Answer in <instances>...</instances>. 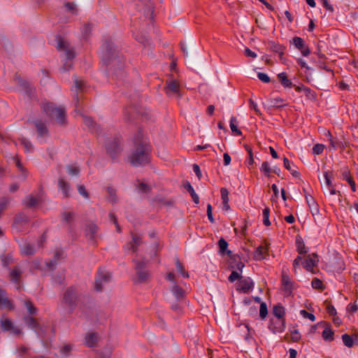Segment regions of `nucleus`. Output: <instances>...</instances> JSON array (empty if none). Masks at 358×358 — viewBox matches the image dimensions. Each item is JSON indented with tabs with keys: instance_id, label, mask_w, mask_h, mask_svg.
<instances>
[{
	"instance_id": "nucleus-40",
	"label": "nucleus",
	"mask_w": 358,
	"mask_h": 358,
	"mask_svg": "<svg viewBox=\"0 0 358 358\" xmlns=\"http://www.w3.org/2000/svg\"><path fill=\"white\" fill-rule=\"evenodd\" d=\"M21 252L25 255H32L35 252V249L31 244L25 243L21 248Z\"/></svg>"
},
{
	"instance_id": "nucleus-44",
	"label": "nucleus",
	"mask_w": 358,
	"mask_h": 358,
	"mask_svg": "<svg viewBox=\"0 0 358 358\" xmlns=\"http://www.w3.org/2000/svg\"><path fill=\"white\" fill-rule=\"evenodd\" d=\"M324 178L325 180V184L328 188L332 187L333 186H334V185L333 184L332 180H331L332 178H333L332 172L325 171L324 173Z\"/></svg>"
},
{
	"instance_id": "nucleus-22",
	"label": "nucleus",
	"mask_w": 358,
	"mask_h": 358,
	"mask_svg": "<svg viewBox=\"0 0 358 358\" xmlns=\"http://www.w3.org/2000/svg\"><path fill=\"white\" fill-rule=\"evenodd\" d=\"M182 186L184 189L190 194L194 203L195 204L199 203V197L190 182L189 181H185L184 182Z\"/></svg>"
},
{
	"instance_id": "nucleus-27",
	"label": "nucleus",
	"mask_w": 358,
	"mask_h": 358,
	"mask_svg": "<svg viewBox=\"0 0 358 358\" xmlns=\"http://www.w3.org/2000/svg\"><path fill=\"white\" fill-rule=\"evenodd\" d=\"M132 241L129 243V249L134 252L137 251V248L141 245L142 241L141 238L137 235L131 233Z\"/></svg>"
},
{
	"instance_id": "nucleus-25",
	"label": "nucleus",
	"mask_w": 358,
	"mask_h": 358,
	"mask_svg": "<svg viewBox=\"0 0 358 358\" xmlns=\"http://www.w3.org/2000/svg\"><path fill=\"white\" fill-rule=\"evenodd\" d=\"M34 125L36 127V130L38 133L39 136H43L48 134V128L45 124L41 120H37L34 122Z\"/></svg>"
},
{
	"instance_id": "nucleus-48",
	"label": "nucleus",
	"mask_w": 358,
	"mask_h": 358,
	"mask_svg": "<svg viewBox=\"0 0 358 358\" xmlns=\"http://www.w3.org/2000/svg\"><path fill=\"white\" fill-rule=\"evenodd\" d=\"M14 161H15L16 166L22 172L23 179L24 180L27 177V170L23 167L22 163L20 162V159L17 157L14 158Z\"/></svg>"
},
{
	"instance_id": "nucleus-13",
	"label": "nucleus",
	"mask_w": 358,
	"mask_h": 358,
	"mask_svg": "<svg viewBox=\"0 0 358 358\" xmlns=\"http://www.w3.org/2000/svg\"><path fill=\"white\" fill-rule=\"evenodd\" d=\"M318 262V255L316 253H312L308 255L301 264L303 268L308 271H312L313 268L317 266Z\"/></svg>"
},
{
	"instance_id": "nucleus-63",
	"label": "nucleus",
	"mask_w": 358,
	"mask_h": 358,
	"mask_svg": "<svg viewBox=\"0 0 358 358\" xmlns=\"http://www.w3.org/2000/svg\"><path fill=\"white\" fill-rule=\"evenodd\" d=\"M78 191L79 194L84 198L89 199V194L83 185H80L78 186Z\"/></svg>"
},
{
	"instance_id": "nucleus-6",
	"label": "nucleus",
	"mask_w": 358,
	"mask_h": 358,
	"mask_svg": "<svg viewBox=\"0 0 358 358\" xmlns=\"http://www.w3.org/2000/svg\"><path fill=\"white\" fill-rule=\"evenodd\" d=\"M168 76L164 87L165 93L169 97L178 96L179 94V83L173 79L172 74H169Z\"/></svg>"
},
{
	"instance_id": "nucleus-4",
	"label": "nucleus",
	"mask_w": 358,
	"mask_h": 358,
	"mask_svg": "<svg viewBox=\"0 0 358 358\" xmlns=\"http://www.w3.org/2000/svg\"><path fill=\"white\" fill-rule=\"evenodd\" d=\"M41 109L50 118H55L60 125L66 124V110L64 108L57 107L53 103H46L41 105Z\"/></svg>"
},
{
	"instance_id": "nucleus-30",
	"label": "nucleus",
	"mask_w": 358,
	"mask_h": 358,
	"mask_svg": "<svg viewBox=\"0 0 358 358\" xmlns=\"http://www.w3.org/2000/svg\"><path fill=\"white\" fill-rule=\"evenodd\" d=\"M231 262L230 263V266L232 268H236L237 270L240 271L241 273L243 268L245 266V264L241 261L239 257L235 256V257H231Z\"/></svg>"
},
{
	"instance_id": "nucleus-46",
	"label": "nucleus",
	"mask_w": 358,
	"mask_h": 358,
	"mask_svg": "<svg viewBox=\"0 0 358 358\" xmlns=\"http://www.w3.org/2000/svg\"><path fill=\"white\" fill-rule=\"evenodd\" d=\"M67 172L71 176H77L80 173V169L78 166L73 165L66 166Z\"/></svg>"
},
{
	"instance_id": "nucleus-21",
	"label": "nucleus",
	"mask_w": 358,
	"mask_h": 358,
	"mask_svg": "<svg viewBox=\"0 0 358 358\" xmlns=\"http://www.w3.org/2000/svg\"><path fill=\"white\" fill-rule=\"evenodd\" d=\"M341 176L343 180H345L348 184L350 185L351 189L352 192L356 191V185L352 179V178L350 176V171L347 167H345L341 170Z\"/></svg>"
},
{
	"instance_id": "nucleus-42",
	"label": "nucleus",
	"mask_w": 358,
	"mask_h": 358,
	"mask_svg": "<svg viewBox=\"0 0 358 358\" xmlns=\"http://www.w3.org/2000/svg\"><path fill=\"white\" fill-rule=\"evenodd\" d=\"M24 305L27 309L29 315H32L36 313L37 308L34 306V303L30 300L24 301Z\"/></svg>"
},
{
	"instance_id": "nucleus-32",
	"label": "nucleus",
	"mask_w": 358,
	"mask_h": 358,
	"mask_svg": "<svg viewBox=\"0 0 358 358\" xmlns=\"http://www.w3.org/2000/svg\"><path fill=\"white\" fill-rule=\"evenodd\" d=\"M278 78L285 87H292L293 86L292 82L288 79L285 73L282 72L278 74Z\"/></svg>"
},
{
	"instance_id": "nucleus-59",
	"label": "nucleus",
	"mask_w": 358,
	"mask_h": 358,
	"mask_svg": "<svg viewBox=\"0 0 358 358\" xmlns=\"http://www.w3.org/2000/svg\"><path fill=\"white\" fill-rule=\"evenodd\" d=\"M64 257V251L61 248L55 249L54 253V259L58 262L59 259H62Z\"/></svg>"
},
{
	"instance_id": "nucleus-58",
	"label": "nucleus",
	"mask_w": 358,
	"mask_h": 358,
	"mask_svg": "<svg viewBox=\"0 0 358 358\" xmlns=\"http://www.w3.org/2000/svg\"><path fill=\"white\" fill-rule=\"evenodd\" d=\"M65 8L68 11L71 12L73 14L77 13L76 6L74 3L67 2L65 3Z\"/></svg>"
},
{
	"instance_id": "nucleus-61",
	"label": "nucleus",
	"mask_w": 358,
	"mask_h": 358,
	"mask_svg": "<svg viewBox=\"0 0 358 358\" xmlns=\"http://www.w3.org/2000/svg\"><path fill=\"white\" fill-rule=\"evenodd\" d=\"M301 315H302L304 318H308L310 321L314 322L315 320V316L310 313L307 312L306 310H301L300 311Z\"/></svg>"
},
{
	"instance_id": "nucleus-53",
	"label": "nucleus",
	"mask_w": 358,
	"mask_h": 358,
	"mask_svg": "<svg viewBox=\"0 0 358 358\" xmlns=\"http://www.w3.org/2000/svg\"><path fill=\"white\" fill-rule=\"evenodd\" d=\"M2 264L4 267L8 266L9 264L13 263V259L10 255H7L1 257Z\"/></svg>"
},
{
	"instance_id": "nucleus-28",
	"label": "nucleus",
	"mask_w": 358,
	"mask_h": 358,
	"mask_svg": "<svg viewBox=\"0 0 358 358\" xmlns=\"http://www.w3.org/2000/svg\"><path fill=\"white\" fill-rule=\"evenodd\" d=\"M98 227L94 223L89 224L85 227V234L90 240H94L97 232Z\"/></svg>"
},
{
	"instance_id": "nucleus-41",
	"label": "nucleus",
	"mask_w": 358,
	"mask_h": 358,
	"mask_svg": "<svg viewBox=\"0 0 358 358\" xmlns=\"http://www.w3.org/2000/svg\"><path fill=\"white\" fill-rule=\"evenodd\" d=\"M260 171L264 173L265 176L270 177L271 173L272 172V168L271 167L269 163L267 161H265L262 163Z\"/></svg>"
},
{
	"instance_id": "nucleus-2",
	"label": "nucleus",
	"mask_w": 358,
	"mask_h": 358,
	"mask_svg": "<svg viewBox=\"0 0 358 358\" xmlns=\"http://www.w3.org/2000/svg\"><path fill=\"white\" fill-rule=\"evenodd\" d=\"M134 148L129 161L134 166H145L150 162V145L141 130L133 138Z\"/></svg>"
},
{
	"instance_id": "nucleus-16",
	"label": "nucleus",
	"mask_w": 358,
	"mask_h": 358,
	"mask_svg": "<svg viewBox=\"0 0 358 358\" xmlns=\"http://www.w3.org/2000/svg\"><path fill=\"white\" fill-rule=\"evenodd\" d=\"M22 271L18 266H15L9 273L10 280L17 285V288H20V278Z\"/></svg>"
},
{
	"instance_id": "nucleus-60",
	"label": "nucleus",
	"mask_w": 358,
	"mask_h": 358,
	"mask_svg": "<svg viewBox=\"0 0 358 358\" xmlns=\"http://www.w3.org/2000/svg\"><path fill=\"white\" fill-rule=\"evenodd\" d=\"M312 287L314 288V289H323L324 287H323V283L322 282V280H320V279L318 278H314L313 280H312Z\"/></svg>"
},
{
	"instance_id": "nucleus-45",
	"label": "nucleus",
	"mask_w": 358,
	"mask_h": 358,
	"mask_svg": "<svg viewBox=\"0 0 358 358\" xmlns=\"http://www.w3.org/2000/svg\"><path fill=\"white\" fill-rule=\"evenodd\" d=\"M269 215H270V209L266 207L263 210V213H262L263 223L266 227H268L271 225V222L269 220Z\"/></svg>"
},
{
	"instance_id": "nucleus-14",
	"label": "nucleus",
	"mask_w": 358,
	"mask_h": 358,
	"mask_svg": "<svg viewBox=\"0 0 358 358\" xmlns=\"http://www.w3.org/2000/svg\"><path fill=\"white\" fill-rule=\"evenodd\" d=\"M317 325H319V327L324 328V330L322 333V336L323 339L325 341L331 342V341H334V332L331 329V325L329 323H328L327 322H320L317 323Z\"/></svg>"
},
{
	"instance_id": "nucleus-8",
	"label": "nucleus",
	"mask_w": 358,
	"mask_h": 358,
	"mask_svg": "<svg viewBox=\"0 0 358 358\" xmlns=\"http://www.w3.org/2000/svg\"><path fill=\"white\" fill-rule=\"evenodd\" d=\"M134 262L135 263V269L137 275L136 282L138 283L146 282L150 276V273L145 269V263L137 260H134Z\"/></svg>"
},
{
	"instance_id": "nucleus-50",
	"label": "nucleus",
	"mask_w": 358,
	"mask_h": 358,
	"mask_svg": "<svg viewBox=\"0 0 358 358\" xmlns=\"http://www.w3.org/2000/svg\"><path fill=\"white\" fill-rule=\"evenodd\" d=\"M74 83H75V87L76 88V90L83 92L85 88V82L82 79H78V78H76Z\"/></svg>"
},
{
	"instance_id": "nucleus-19",
	"label": "nucleus",
	"mask_w": 358,
	"mask_h": 358,
	"mask_svg": "<svg viewBox=\"0 0 358 358\" xmlns=\"http://www.w3.org/2000/svg\"><path fill=\"white\" fill-rule=\"evenodd\" d=\"M269 48L271 51L278 53L279 55L280 59L282 63L285 62V58L283 57L284 51L285 50V47L277 43L274 41L268 42Z\"/></svg>"
},
{
	"instance_id": "nucleus-54",
	"label": "nucleus",
	"mask_w": 358,
	"mask_h": 358,
	"mask_svg": "<svg viewBox=\"0 0 358 358\" xmlns=\"http://www.w3.org/2000/svg\"><path fill=\"white\" fill-rule=\"evenodd\" d=\"M221 192V197L222 199V203L226 204L227 203H229V192L226 188H221L220 189Z\"/></svg>"
},
{
	"instance_id": "nucleus-9",
	"label": "nucleus",
	"mask_w": 358,
	"mask_h": 358,
	"mask_svg": "<svg viewBox=\"0 0 358 358\" xmlns=\"http://www.w3.org/2000/svg\"><path fill=\"white\" fill-rule=\"evenodd\" d=\"M111 279L110 273L106 271L104 269L99 268L98 271V276L95 280V289L97 292H101L103 289V283L108 282Z\"/></svg>"
},
{
	"instance_id": "nucleus-23",
	"label": "nucleus",
	"mask_w": 358,
	"mask_h": 358,
	"mask_svg": "<svg viewBox=\"0 0 358 358\" xmlns=\"http://www.w3.org/2000/svg\"><path fill=\"white\" fill-rule=\"evenodd\" d=\"M166 279L173 284L171 288V291L176 296V299H179V287L176 285L175 280V274L172 272H169L166 274Z\"/></svg>"
},
{
	"instance_id": "nucleus-52",
	"label": "nucleus",
	"mask_w": 358,
	"mask_h": 358,
	"mask_svg": "<svg viewBox=\"0 0 358 358\" xmlns=\"http://www.w3.org/2000/svg\"><path fill=\"white\" fill-rule=\"evenodd\" d=\"M22 145H24L26 152H31L33 150V145L27 139L22 138L20 139Z\"/></svg>"
},
{
	"instance_id": "nucleus-20",
	"label": "nucleus",
	"mask_w": 358,
	"mask_h": 358,
	"mask_svg": "<svg viewBox=\"0 0 358 358\" xmlns=\"http://www.w3.org/2000/svg\"><path fill=\"white\" fill-rule=\"evenodd\" d=\"M268 247L267 245H261L257 248L254 252L253 258L255 260H262L266 258L268 255Z\"/></svg>"
},
{
	"instance_id": "nucleus-26",
	"label": "nucleus",
	"mask_w": 358,
	"mask_h": 358,
	"mask_svg": "<svg viewBox=\"0 0 358 358\" xmlns=\"http://www.w3.org/2000/svg\"><path fill=\"white\" fill-rule=\"evenodd\" d=\"M24 320L26 324L31 329L35 331L40 327V324L36 318L31 316H27L24 317Z\"/></svg>"
},
{
	"instance_id": "nucleus-49",
	"label": "nucleus",
	"mask_w": 358,
	"mask_h": 358,
	"mask_svg": "<svg viewBox=\"0 0 358 358\" xmlns=\"http://www.w3.org/2000/svg\"><path fill=\"white\" fill-rule=\"evenodd\" d=\"M267 314H268L267 306H266V303L262 302L260 304V308H259V316L262 320H264L266 318Z\"/></svg>"
},
{
	"instance_id": "nucleus-11",
	"label": "nucleus",
	"mask_w": 358,
	"mask_h": 358,
	"mask_svg": "<svg viewBox=\"0 0 358 358\" xmlns=\"http://www.w3.org/2000/svg\"><path fill=\"white\" fill-rule=\"evenodd\" d=\"M268 329L273 333H281L284 331L285 329V319L271 318Z\"/></svg>"
},
{
	"instance_id": "nucleus-43",
	"label": "nucleus",
	"mask_w": 358,
	"mask_h": 358,
	"mask_svg": "<svg viewBox=\"0 0 358 358\" xmlns=\"http://www.w3.org/2000/svg\"><path fill=\"white\" fill-rule=\"evenodd\" d=\"M1 329L4 331H10L13 329V324L10 320H4L1 321Z\"/></svg>"
},
{
	"instance_id": "nucleus-55",
	"label": "nucleus",
	"mask_w": 358,
	"mask_h": 358,
	"mask_svg": "<svg viewBox=\"0 0 358 358\" xmlns=\"http://www.w3.org/2000/svg\"><path fill=\"white\" fill-rule=\"evenodd\" d=\"M62 220L66 222H70L73 220L74 213L72 212H64L62 213Z\"/></svg>"
},
{
	"instance_id": "nucleus-17",
	"label": "nucleus",
	"mask_w": 358,
	"mask_h": 358,
	"mask_svg": "<svg viewBox=\"0 0 358 358\" xmlns=\"http://www.w3.org/2000/svg\"><path fill=\"white\" fill-rule=\"evenodd\" d=\"M303 192L305 193V198L306 202L310 209L313 215L314 216L315 215H317L319 213V208L315 199L310 194H308L305 189H303Z\"/></svg>"
},
{
	"instance_id": "nucleus-33",
	"label": "nucleus",
	"mask_w": 358,
	"mask_h": 358,
	"mask_svg": "<svg viewBox=\"0 0 358 358\" xmlns=\"http://www.w3.org/2000/svg\"><path fill=\"white\" fill-rule=\"evenodd\" d=\"M296 246L298 252L300 255L307 253L308 250L306 248L305 243L301 237L297 236L296 238Z\"/></svg>"
},
{
	"instance_id": "nucleus-35",
	"label": "nucleus",
	"mask_w": 358,
	"mask_h": 358,
	"mask_svg": "<svg viewBox=\"0 0 358 358\" xmlns=\"http://www.w3.org/2000/svg\"><path fill=\"white\" fill-rule=\"evenodd\" d=\"M59 187L62 190L63 194L65 197H68L69 196V184L66 181H65L63 178H60L58 180Z\"/></svg>"
},
{
	"instance_id": "nucleus-7",
	"label": "nucleus",
	"mask_w": 358,
	"mask_h": 358,
	"mask_svg": "<svg viewBox=\"0 0 358 358\" xmlns=\"http://www.w3.org/2000/svg\"><path fill=\"white\" fill-rule=\"evenodd\" d=\"M57 48L59 51L64 52L66 60H72L76 57L74 48L61 37L58 39Z\"/></svg>"
},
{
	"instance_id": "nucleus-18",
	"label": "nucleus",
	"mask_w": 358,
	"mask_h": 358,
	"mask_svg": "<svg viewBox=\"0 0 358 358\" xmlns=\"http://www.w3.org/2000/svg\"><path fill=\"white\" fill-rule=\"evenodd\" d=\"M254 286L252 280L250 278L241 280L238 284L237 290L243 293H248Z\"/></svg>"
},
{
	"instance_id": "nucleus-51",
	"label": "nucleus",
	"mask_w": 358,
	"mask_h": 358,
	"mask_svg": "<svg viewBox=\"0 0 358 358\" xmlns=\"http://www.w3.org/2000/svg\"><path fill=\"white\" fill-rule=\"evenodd\" d=\"M107 192L109 194V199H108L109 201L113 203H115L117 201L115 190L113 187H108L107 188Z\"/></svg>"
},
{
	"instance_id": "nucleus-39",
	"label": "nucleus",
	"mask_w": 358,
	"mask_h": 358,
	"mask_svg": "<svg viewBox=\"0 0 358 358\" xmlns=\"http://www.w3.org/2000/svg\"><path fill=\"white\" fill-rule=\"evenodd\" d=\"M83 122L91 130L97 131L98 127L96 124L94 122V120L87 116H83Z\"/></svg>"
},
{
	"instance_id": "nucleus-47",
	"label": "nucleus",
	"mask_w": 358,
	"mask_h": 358,
	"mask_svg": "<svg viewBox=\"0 0 358 358\" xmlns=\"http://www.w3.org/2000/svg\"><path fill=\"white\" fill-rule=\"evenodd\" d=\"M293 44L299 50L303 48L305 45L303 39L298 36L293 38Z\"/></svg>"
},
{
	"instance_id": "nucleus-10",
	"label": "nucleus",
	"mask_w": 358,
	"mask_h": 358,
	"mask_svg": "<svg viewBox=\"0 0 358 358\" xmlns=\"http://www.w3.org/2000/svg\"><path fill=\"white\" fill-rule=\"evenodd\" d=\"M144 113H145L143 111V108L136 106H131L127 107L124 110L125 119L128 122H132L139 115H143Z\"/></svg>"
},
{
	"instance_id": "nucleus-57",
	"label": "nucleus",
	"mask_w": 358,
	"mask_h": 358,
	"mask_svg": "<svg viewBox=\"0 0 358 358\" xmlns=\"http://www.w3.org/2000/svg\"><path fill=\"white\" fill-rule=\"evenodd\" d=\"M72 350V345H65L62 349L60 350L61 354L64 357H69L70 355V352Z\"/></svg>"
},
{
	"instance_id": "nucleus-62",
	"label": "nucleus",
	"mask_w": 358,
	"mask_h": 358,
	"mask_svg": "<svg viewBox=\"0 0 358 358\" xmlns=\"http://www.w3.org/2000/svg\"><path fill=\"white\" fill-rule=\"evenodd\" d=\"M324 148V145L322 144H316L313 148V153L314 155H320Z\"/></svg>"
},
{
	"instance_id": "nucleus-56",
	"label": "nucleus",
	"mask_w": 358,
	"mask_h": 358,
	"mask_svg": "<svg viewBox=\"0 0 358 358\" xmlns=\"http://www.w3.org/2000/svg\"><path fill=\"white\" fill-rule=\"evenodd\" d=\"M242 278L241 273L236 271H233L228 278L229 282H233L235 280Z\"/></svg>"
},
{
	"instance_id": "nucleus-29",
	"label": "nucleus",
	"mask_w": 358,
	"mask_h": 358,
	"mask_svg": "<svg viewBox=\"0 0 358 358\" xmlns=\"http://www.w3.org/2000/svg\"><path fill=\"white\" fill-rule=\"evenodd\" d=\"M98 341V335L96 333H90L85 336V343L88 347H94Z\"/></svg>"
},
{
	"instance_id": "nucleus-64",
	"label": "nucleus",
	"mask_w": 358,
	"mask_h": 358,
	"mask_svg": "<svg viewBox=\"0 0 358 358\" xmlns=\"http://www.w3.org/2000/svg\"><path fill=\"white\" fill-rule=\"evenodd\" d=\"M138 190L143 193H148L150 191V187L146 183L141 182L138 185Z\"/></svg>"
},
{
	"instance_id": "nucleus-5",
	"label": "nucleus",
	"mask_w": 358,
	"mask_h": 358,
	"mask_svg": "<svg viewBox=\"0 0 358 358\" xmlns=\"http://www.w3.org/2000/svg\"><path fill=\"white\" fill-rule=\"evenodd\" d=\"M108 155L113 159H116L122 150V141L120 137L109 139L105 144Z\"/></svg>"
},
{
	"instance_id": "nucleus-15",
	"label": "nucleus",
	"mask_w": 358,
	"mask_h": 358,
	"mask_svg": "<svg viewBox=\"0 0 358 358\" xmlns=\"http://www.w3.org/2000/svg\"><path fill=\"white\" fill-rule=\"evenodd\" d=\"M0 308L13 310L15 306L10 299L8 297L6 291L0 287Z\"/></svg>"
},
{
	"instance_id": "nucleus-36",
	"label": "nucleus",
	"mask_w": 358,
	"mask_h": 358,
	"mask_svg": "<svg viewBox=\"0 0 358 358\" xmlns=\"http://www.w3.org/2000/svg\"><path fill=\"white\" fill-rule=\"evenodd\" d=\"M273 313L275 315L274 318L285 319V309L280 305L275 306L273 310Z\"/></svg>"
},
{
	"instance_id": "nucleus-24",
	"label": "nucleus",
	"mask_w": 358,
	"mask_h": 358,
	"mask_svg": "<svg viewBox=\"0 0 358 358\" xmlns=\"http://www.w3.org/2000/svg\"><path fill=\"white\" fill-rule=\"evenodd\" d=\"M342 340L343 344L348 348H352L355 345H358L357 336H355V338H353L348 334H344L342 335Z\"/></svg>"
},
{
	"instance_id": "nucleus-34",
	"label": "nucleus",
	"mask_w": 358,
	"mask_h": 358,
	"mask_svg": "<svg viewBox=\"0 0 358 358\" xmlns=\"http://www.w3.org/2000/svg\"><path fill=\"white\" fill-rule=\"evenodd\" d=\"M326 136L328 137L330 146L334 149L336 150L338 148V147H341V141L337 140L336 138H334L332 136L331 133L328 131L326 134Z\"/></svg>"
},
{
	"instance_id": "nucleus-37",
	"label": "nucleus",
	"mask_w": 358,
	"mask_h": 358,
	"mask_svg": "<svg viewBox=\"0 0 358 358\" xmlns=\"http://www.w3.org/2000/svg\"><path fill=\"white\" fill-rule=\"evenodd\" d=\"M270 104L273 107L280 108L287 106V103H285V100L280 97L272 98L269 100Z\"/></svg>"
},
{
	"instance_id": "nucleus-3",
	"label": "nucleus",
	"mask_w": 358,
	"mask_h": 358,
	"mask_svg": "<svg viewBox=\"0 0 358 358\" xmlns=\"http://www.w3.org/2000/svg\"><path fill=\"white\" fill-rule=\"evenodd\" d=\"M81 296V293L76 286H70L64 290L61 298V303L63 307L68 309L69 313H72L80 301Z\"/></svg>"
},
{
	"instance_id": "nucleus-31",
	"label": "nucleus",
	"mask_w": 358,
	"mask_h": 358,
	"mask_svg": "<svg viewBox=\"0 0 358 358\" xmlns=\"http://www.w3.org/2000/svg\"><path fill=\"white\" fill-rule=\"evenodd\" d=\"M218 245L220 248V252L222 255L227 254L229 256L231 255V251L227 250L228 243L223 238H221L219 240Z\"/></svg>"
},
{
	"instance_id": "nucleus-12",
	"label": "nucleus",
	"mask_w": 358,
	"mask_h": 358,
	"mask_svg": "<svg viewBox=\"0 0 358 358\" xmlns=\"http://www.w3.org/2000/svg\"><path fill=\"white\" fill-rule=\"evenodd\" d=\"M282 289L286 296H289L292 294L294 285L293 282L291 280L290 278L287 274H286L284 271L282 273Z\"/></svg>"
},
{
	"instance_id": "nucleus-38",
	"label": "nucleus",
	"mask_w": 358,
	"mask_h": 358,
	"mask_svg": "<svg viewBox=\"0 0 358 358\" xmlns=\"http://www.w3.org/2000/svg\"><path fill=\"white\" fill-rule=\"evenodd\" d=\"M237 119L236 117H231L230 119V128L231 131L235 134L238 136L242 135L241 131L238 129L237 127Z\"/></svg>"
},
{
	"instance_id": "nucleus-1",
	"label": "nucleus",
	"mask_w": 358,
	"mask_h": 358,
	"mask_svg": "<svg viewBox=\"0 0 358 358\" xmlns=\"http://www.w3.org/2000/svg\"><path fill=\"white\" fill-rule=\"evenodd\" d=\"M101 61L109 73L114 74L117 77L122 76L124 58L110 39H106L103 43Z\"/></svg>"
}]
</instances>
